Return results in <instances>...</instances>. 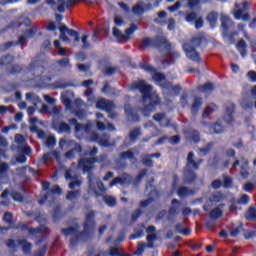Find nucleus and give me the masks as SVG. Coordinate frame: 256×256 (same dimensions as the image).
Listing matches in <instances>:
<instances>
[{
  "label": "nucleus",
  "mask_w": 256,
  "mask_h": 256,
  "mask_svg": "<svg viewBox=\"0 0 256 256\" xmlns=\"http://www.w3.org/2000/svg\"><path fill=\"white\" fill-rule=\"evenodd\" d=\"M132 89H138L140 93L143 95L142 104L144 108L142 109V113L145 117L151 115L153 110L156 109L157 105L161 103L159 96L153 91V87L147 84L144 80H139L138 82H134L132 84Z\"/></svg>",
  "instance_id": "obj_1"
},
{
  "label": "nucleus",
  "mask_w": 256,
  "mask_h": 256,
  "mask_svg": "<svg viewBox=\"0 0 256 256\" xmlns=\"http://www.w3.org/2000/svg\"><path fill=\"white\" fill-rule=\"evenodd\" d=\"M144 71H148L149 73H152V79L156 83V85H159L164 89V95H179V91H181V87L179 86H173L171 83H167V80H165V75L155 71V68L151 65H144L142 67Z\"/></svg>",
  "instance_id": "obj_2"
},
{
  "label": "nucleus",
  "mask_w": 256,
  "mask_h": 256,
  "mask_svg": "<svg viewBox=\"0 0 256 256\" xmlns=\"http://www.w3.org/2000/svg\"><path fill=\"white\" fill-rule=\"evenodd\" d=\"M233 111H235V105L233 103L228 104L222 122L223 126L219 123L208 126V128L210 129L209 133H223L225 131V127L233 123Z\"/></svg>",
  "instance_id": "obj_3"
},
{
  "label": "nucleus",
  "mask_w": 256,
  "mask_h": 256,
  "mask_svg": "<svg viewBox=\"0 0 256 256\" xmlns=\"http://www.w3.org/2000/svg\"><path fill=\"white\" fill-rule=\"evenodd\" d=\"M93 212H89L86 215V223L84 226V233L79 234L77 228H68L63 230L64 235H74L78 239H87V235H91V230H93Z\"/></svg>",
  "instance_id": "obj_4"
},
{
  "label": "nucleus",
  "mask_w": 256,
  "mask_h": 256,
  "mask_svg": "<svg viewBox=\"0 0 256 256\" xmlns=\"http://www.w3.org/2000/svg\"><path fill=\"white\" fill-rule=\"evenodd\" d=\"M203 37L201 35L195 36L192 38L191 42L183 45L184 53L190 61H199V53L195 49L201 45Z\"/></svg>",
  "instance_id": "obj_5"
},
{
  "label": "nucleus",
  "mask_w": 256,
  "mask_h": 256,
  "mask_svg": "<svg viewBox=\"0 0 256 256\" xmlns=\"http://www.w3.org/2000/svg\"><path fill=\"white\" fill-rule=\"evenodd\" d=\"M60 39L61 41H64V43H69L70 45H77L79 41H81V38L79 37V32L69 29L67 25H61L60 28Z\"/></svg>",
  "instance_id": "obj_6"
},
{
  "label": "nucleus",
  "mask_w": 256,
  "mask_h": 256,
  "mask_svg": "<svg viewBox=\"0 0 256 256\" xmlns=\"http://www.w3.org/2000/svg\"><path fill=\"white\" fill-rule=\"evenodd\" d=\"M97 153L98 151L95 147L90 151V153H86L85 157L78 163L79 169H82L84 173L91 171V169H93V164L97 163V160L94 158Z\"/></svg>",
  "instance_id": "obj_7"
},
{
  "label": "nucleus",
  "mask_w": 256,
  "mask_h": 256,
  "mask_svg": "<svg viewBox=\"0 0 256 256\" xmlns=\"http://www.w3.org/2000/svg\"><path fill=\"white\" fill-rule=\"evenodd\" d=\"M42 189L46 191V193L44 194V197L39 200L40 205H43L45 201H53L55 195H61V188L58 185H55L49 189V182H43Z\"/></svg>",
  "instance_id": "obj_8"
},
{
  "label": "nucleus",
  "mask_w": 256,
  "mask_h": 256,
  "mask_svg": "<svg viewBox=\"0 0 256 256\" xmlns=\"http://www.w3.org/2000/svg\"><path fill=\"white\" fill-rule=\"evenodd\" d=\"M142 45L143 47H157L159 48V51H161L162 49H164L165 51H169V49H171V45L169 44V42H167L165 38L160 41L152 40L151 38H144L142 40Z\"/></svg>",
  "instance_id": "obj_9"
},
{
  "label": "nucleus",
  "mask_w": 256,
  "mask_h": 256,
  "mask_svg": "<svg viewBox=\"0 0 256 256\" xmlns=\"http://www.w3.org/2000/svg\"><path fill=\"white\" fill-rule=\"evenodd\" d=\"M249 9V3L245 2L243 4H236V10L234 11V17L238 21H249L250 16L247 13Z\"/></svg>",
  "instance_id": "obj_10"
},
{
  "label": "nucleus",
  "mask_w": 256,
  "mask_h": 256,
  "mask_svg": "<svg viewBox=\"0 0 256 256\" xmlns=\"http://www.w3.org/2000/svg\"><path fill=\"white\" fill-rule=\"evenodd\" d=\"M138 27L135 24H131L129 28L125 30V34L121 32L117 27L113 28V35L117 37V39H121L122 41H127V39H131V36L137 31Z\"/></svg>",
  "instance_id": "obj_11"
},
{
  "label": "nucleus",
  "mask_w": 256,
  "mask_h": 256,
  "mask_svg": "<svg viewBox=\"0 0 256 256\" xmlns=\"http://www.w3.org/2000/svg\"><path fill=\"white\" fill-rule=\"evenodd\" d=\"M47 70H45V68H43L42 66H34L33 68H31L30 73H32L34 75V77H40V86L41 87H47V83H49V81H51V77H46L45 76V72Z\"/></svg>",
  "instance_id": "obj_12"
},
{
  "label": "nucleus",
  "mask_w": 256,
  "mask_h": 256,
  "mask_svg": "<svg viewBox=\"0 0 256 256\" xmlns=\"http://www.w3.org/2000/svg\"><path fill=\"white\" fill-rule=\"evenodd\" d=\"M96 109H102L103 111H107L109 113L110 119H115V114H113L111 111L115 109V104L113 102H109L105 99H100L96 102Z\"/></svg>",
  "instance_id": "obj_13"
},
{
  "label": "nucleus",
  "mask_w": 256,
  "mask_h": 256,
  "mask_svg": "<svg viewBox=\"0 0 256 256\" xmlns=\"http://www.w3.org/2000/svg\"><path fill=\"white\" fill-rule=\"evenodd\" d=\"M65 178L67 181H72L69 184L70 189H75V187H79V185H81V179H79V176L75 174V170L73 169L66 171Z\"/></svg>",
  "instance_id": "obj_14"
},
{
  "label": "nucleus",
  "mask_w": 256,
  "mask_h": 256,
  "mask_svg": "<svg viewBox=\"0 0 256 256\" xmlns=\"http://www.w3.org/2000/svg\"><path fill=\"white\" fill-rule=\"evenodd\" d=\"M89 179V183H90V188H89V193H94V195H102L104 193L105 186H103V182L101 181H97L96 185H97V189L95 188V183L93 182V176L89 175L88 176Z\"/></svg>",
  "instance_id": "obj_15"
},
{
  "label": "nucleus",
  "mask_w": 256,
  "mask_h": 256,
  "mask_svg": "<svg viewBox=\"0 0 256 256\" xmlns=\"http://www.w3.org/2000/svg\"><path fill=\"white\" fill-rule=\"evenodd\" d=\"M47 5H51L52 7H55V5H58V11L59 13H65V9L71 5V0H46Z\"/></svg>",
  "instance_id": "obj_16"
},
{
  "label": "nucleus",
  "mask_w": 256,
  "mask_h": 256,
  "mask_svg": "<svg viewBox=\"0 0 256 256\" xmlns=\"http://www.w3.org/2000/svg\"><path fill=\"white\" fill-rule=\"evenodd\" d=\"M97 127L100 131H105L107 129L108 131H113L115 127L112 124L107 123V120L103 118V114L97 113Z\"/></svg>",
  "instance_id": "obj_17"
},
{
  "label": "nucleus",
  "mask_w": 256,
  "mask_h": 256,
  "mask_svg": "<svg viewBox=\"0 0 256 256\" xmlns=\"http://www.w3.org/2000/svg\"><path fill=\"white\" fill-rule=\"evenodd\" d=\"M17 245H21L24 253H29L31 251V247H32L31 244L25 240H20V241H16V242L13 240H9L7 243V246L10 249H15V247H17Z\"/></svg>",
  "instance_id": "obj_18"
},
{
  "label": "nucleus",
  "mask_w": 256,
  "mask_h": 256,
  "mask_svg": "<svg viewBox=\"0 0 256 256\" xmlns=\"http://www.w3.org/2000/svg\"><path fill=\"white\" fill-rule=\"evenodd\" d=\"M240 164H241L240 175L242 179H247V177H249V173L247 172V169L249 167V162L245 158H242L241 161L236 160L233 164V168L235 169V167H237V165H240Z\"/></svg>",
  "instance_id": "obj_19"
},
{
  "label": "nucleus",
  "mask_w": 256,
  "mask_h": 256,
  "mask_svg": "<svg viewBox=\"0 0 256 256\" xmlns=\"http://www.w3.org/2000/svg\"><path fill=\"white\" fill-rule=\"evenodd\" d=\"M70 125H72V127H75V132L77 133V135H79V133H89V131H91V123L83 126L77 123L76 119H72L70 120Z\"/></svg>",
  "instance_id": "obj_20"
},
{
  "label": "nucleus",
  "mask_w": 256,
  "mask_h": 256,
  "mask_svg": "<svg viewBox=\"0 0 256 256\" xmlns=\"http://www.w3.org/2000/svg\"><path fill=\"white\" fill-rule=\"evenodd\" d=\"M188 23H195L196 29L203 27V18L199 17L195 12H192L186 16Z\"/></svg>",
  "instance_id": "obj_21"
},
{
  "label": "nucleus",
  "mask_w": 256,
  "mask_h": 256,
  "mask_svg": "<svg viewBox=\"0 0 256 256\" xmlns=\"http://www.w3.org/2000/svg\"><path fill=\"white\" fill-rule=\"evenodd\" d=\"M223 200V194L216 193L211 198H209L207 205H204V211H209L210 207H213V205H216V203H219Z\"/></svg>",
  "instance_id": "obj_22"
},
{
  "label": "nucleus",
  "mask_w": 256,
  "mask_h": 256,
  "mask_svg": "<svg viewBox=\"0 0 256 256\" xmlns=\"http://www.w3.org/2000/svg\"><path fill=\"white\" fill-rule=\"evenodd\" d=\"M61 101L65 105L66 109H71V103L73 101V92H64L61 95Z\"/></svg>",
  "instance_id": "obj_23"
},
{
  "label": "nucleus",
  "mask_w": 256,
  "mask_h": 256,
  "mask_svg": "<svg viewBox=\"0 0 256 256\" xmlns=\"http://www.w3.org/2000/svg\"><path fill=\"white\" fill-rule=\"evenodd\" d=\"M147 241H148V247H153V241H155V239H157V233H156V229L155 226H150L147 228Z\"/></svg>",
  "instance_id": "obj_24"
},
{
  "label": "nucleus",
  "mask_w": 256,
  "mask_h": 256,
  "mask_svg": "<svg viewBox=\"0 0 256 256\" xmlns=\"http://www.w3.org/2000/svg\"><path fill=\"white\" fill-rule=\"evenodd\" d=\"M199 165H201L200 162H195V154L190 152L187 157V167L189 169H199Z\"/></svg>",
  "instance_id": "obj_25"
},
{
  "label": "nucleus",
  "mask_w": 256,
  "mask_h": 256,
  "mask_svg": "<svg viewBox=\"0 0 256 256\" xmlns=\"http://www.w3.org/2000/svg\"><path fill=\"white\" fill-rule=\"evenodd\" d=\"M236 49L240 53L241 57H247V43H245V40H239L236 44Z\"/></svg>",
  "instance_id": "obj_26"
},
{
  "label": "nucleus",
  "mask_w": 256,
  "mask_h": 256,
  "mask_svg": "<svg viewBox=\"0 0 256 256\" xmlns=\"http://www.w3.org/2000/svg\"><path fill=\"white\" fill-rule=\"evenodd\" d=\"M118 183H120V185H125L126 183H131V177L127 174H124L122 177L120 178H115L111 183H110V187H113V185H117Z\"/></svg>",
  "instance_id": "obj_27"
},
{
  "label": "nucleus",
  "mask_w": 256,
  "mask_h": 256,
  "mask_svg": "<svg viewBox=\"0 0 256 256\" xmlns=\"http://www.w3.org/2000/svg\"><path fill=\"white\" fill-rule=\"evenodd\" d=\"M54 129L58 133H69V131H71V127L69 126V124H67L65 122H61L59 124H54Z\"/></svg>",
  "instance_id": "obj_28"
},
{
  "label": "nucleus",
  "mask_w": 256,
  "mask_h": 256,
  "mask_svg": "<svg viewBox=\"0 0 256 256\" xmlns=\"http://www.w3.org/2000/svg\"><path fill=\"white\" fill-rule=\"evenodd\" d=\"M91 141H97L101 147H110L111 143H109V136H104L103 138L98 137L95 135V137L91 138Z\"/></svg>",
  "instance_id": "obj_29"
},
{
  "label": "nucleus",
  "mask_w": 256,
  "mask_h": 256,
  "mask_svg": "<svg viewBox=\"0 0 256 256\" xmlns=\"http://www.w3.org/2000/svg\"><path fill=\"white\" fill-rule=\"evenodd\" d=\"M154 121H159L161 127H169V120L165 117V114H155Z\"/></svg>",
  "instance_id": "obj_30"
},
{
  "label": "nucleus",
  "mask_w": 256,
  "mask_h": 256,
  "mask_svg": "<svg viewBox=\"0 0 256 256\" xmlns=\"http://www.w3.org/2000/svg\"><path fill=\"white\" fill-rule=\"evenodd\" d=\"M33 35H35V33L33 32V30L28 29L26 30L23 35H21L18 39V43L19 45H23V43H25V41H27V39H31V37H33Z\"/></svg>",
  "instance_id": "obj_31"
},
{
  "label": "nucleus",
  "mask_w": 256,
  "mask_h": 256,
  "mask_svg": "<svg viewBox=\"0 0 256 256\" xmlns=\"http://www.w3.org/2000/svg\"><path fill=\"white\" fill-rule=\"evenodd\" d=\"M26 99L28 103H32V105H38V103H41V98H39L35 93L26 94Z\"/></svg>",
  "instance_id": "obj_32"
},
{
  "label": "nucleus",
  "mask_w": 256,
  "mask_h": 256,
  "mask_svg": "<svg viewBox=\"0 0 256 256\" xmlns=\"http://www.w3.org/2000/svg\"><path fill=\"white\" fill-rule=\"evenodd\" d=\"M75 145V142L73 140H65V139H61L59 142V147L60 149H71V147H73Z\"/></svg>",
  "instance_id": "obj_33"
},
{
  "label": "nucleus",
  "mask_w": 256,
  "mask_h": 256,
  "mask_svg": "<svg viewBox=\"0 0 256 256\" xmlns=\"http://www.w3.org/2000/svg\"><path fill=\"white\" fill-rule=\"evenodd\" d=\"M217 110V105L215 104H208L202 114V117H209V115H211V113H215V111Z\"/></svg>",
  "instance_id": "obj_34"
},
{
  "label": "nucleus",
  "mask_w": 256,
  "mask_h": 256,
  "mask_svg": "<svg viewBox=\"0 0 256 256\" xmlns=\"http://www.w3.org/2000/svg\"><path fill=\"white\" fill-rule=\"evenodd\" d=\"M30 131L32 133H37V136H38L39 139H47V137L49 136L44 131L37 129V126H35V124H33L30 127Z\"/></svg>",
  "instance_id": "obj_35"
},
{
  "label": "nucleus",
  "mask_w": 256,
  "mask_h": 256,
  "mask_svg": "<svg viewBox=\"0 0 256 256\" xmlns=\"http://www.w3.org/2000/svg\"><path fill=\"white\" fill-rule=\"evenodd\" d=\"M153 157H161V153H155V154H152L150 156H145L143 158V163L146 167H151V165H153V161H151V159H153Z\"/></svg>",
  "instance_id": "obj_36"
},
{
  "label": "nucleus",
  "mask_w": 256,
  "mask_h": 256,
  "mask_svg": "<svg viewBox=\"0 0 256 256\" xmlns=\"http://www.w3.org/2000/svg\"><path fill=\"white\" fill-rule=\"evenodd\" d=\"M49 113L52 115L54 119H59L60 117H63V113H61V109L57 106H52V108L49 110Z\"/></svg>",
  "instance_id": "obj_37"
},
{
  "label": "nucleus",
  "mask_w": 256,
  "mask_h": 256,
  "mask_svg": "<svg viewBox=\"0 0 256 256\" xmlns=\"http://www.w3.org/2000/svg\"><path fill=\"white\" fill-rule=\"evenodd\" d=\"M201 105H203V99L196 97L192 104L193 113H197V111H199V109H201Z\"/></svg>",
  "instance_id": "obj_38"
},
{
  "label": "nucleus",
  "mask_w": 256,
  "mask_h": 256,
  "mask_svg": "<svg viewBox=\"0 0 256 256\" xmlns=\"http://www.w3.org/2000/svg\"><path fill=\"white\" fill-rule=\"evenodd\" d=\"M125 109V113L128 116V119L130 121H137V118L135 117V112H133V110H131V106L129 104L124 106Z\"/></svg>",
  "instance_id": "obj_39"
},
{
  "label": "nucleus",
  "mask_w": 256,
  "mask_h": 256,
  "mask_svg": "<svg viewBox=\"0 0 256 256\" xmlns=\"http://www.w3.org/2000/svg\"><path fill=\"white\" fill-rule=\"evenodd\" d=\"M221 23L223 30L227 31V29H229V25H231V19H229V16L222 14Z\"/></svg>",
  "instance_id": "obj_40"
},
{
  "label": "nucleus",
  "mask_w": 256,
  "mask_h": 256,
  "mask_svg": "<svg viewBox=\"0 0 256 256\" xmlns=\"http://www.w3.org/2000/svg\"><path fill=\"white\" fill-rule=\"evenodd\" d=\"M75 151H77L78 153H81V145H79V144L75 145L73 150H71L65 154V158L73 159V157H75Z\"/></svg>",
  "instance_id": "obj_41"
},
{
  "label": "nucleus",
  "mask_w": 256,
  "mask_h": 256,
  "mask_svg": "<svg viewBox=\"0 0 256 256\" xmlns=\"http://www.w3.org/2000/svg\"><path fill=\"white\" fill-rule=\"evenodd\" d=\"M223 215V211L221 210V208H215L210 212V217L212 219H219V217H221Z\"/></svg>",
  "instance_id": "obj_42"
},
{
  "label": "nucleus",
  "mask_w": 256,
  "mask_h": 256,
  "mask_svg": "<svg viewBox=\"0 0 256 256\" xmlns=\"http://www.w3.org/2000/svg\"><path fill=\"white\" fill-rule=\"evenodd\" d=\"M212 89H213L212 83H206L205 85L198 87V91H200V93H209V91H211Z\"/></svg>",
  "instance_id": "obj_43"
},
{
  "label": "nucleus",
  "mask_w": 256,
  "mask_h": 256,
  "mask_svg": "<svg viewBox=\"0 0 256 256\" xmlns=\"http://www.w3.org/2000/svg\"><path fill=\"white\" fill-rule=\"evenodd\" d=\"M114 24L116 25V29H119V27L125 26V21L123 20V18H121V16L116 15L114 17Z\"/></svg>",
  "instance_id": "obj_44"
},
{
  "label": "nucleus",
  "mask_w": 256,
  "mask_h": 256,
  "mask_svg": "<svg viewBox=\"0 0 256 256\" xmlns=\"http://www.w3.org/2000/svg\"><path fill=\"white\" fill-rule=\"evenodd\" d=\"M249 201H251V199L249 198L248 195L243 194L240 199L237 201L238 205H249Z\"/></svg>",
  "instance_id": "obj_45"
},
{
  "label": "nucleus",
  "mask_w": 256,
  "mask_h": 256,
  "mask_svg": "<svg viewBox=\"0 0 256 256\" xmlns=\"http://www.w3.org/2000/svg\"><path fill=\"white\" fill-rule=\"evenodd\" d=\"M246 218L249 220L256 219V208H249L247 213H246Z\"/></svg>",
  "instance_id": "obj_46"
},
{
  "label": "nucleus",
  "mask_w": 256,
  "mask_h": 256,
  "mask_svg": "<svg viewBox=\"0 0 256 256\" xmlns=\"http://www.w3.org/2000/svg\"><path fill=\"white\" fill-rule=\"evenodd\" d=\"M207 20L209 21L210 25H215L217 23V13H210L207 17Z\"/></svg>",
  "instance_id": "obj_47"
},
{
  "label": "nucleus",
  "mask_w": 256,
  "mask_h": 256,
  "mask_svg": "<svg viewBox=\"0 0 256 256\" xmlns=\"http://www.w3.org/2000/svg\"><path fill=\"white\" fill-rule=\"evenodd\" d=\"M57 143V140L55 139V136L53 135H48L46 138V145L48 147H53Z\"/></svg>",
  "instance_id": "obj_48"
},
{
  "label": "nucleus",
  "mask_w": 256,
  "mask_h": 256,
  "mask_svg": "<svg viewBox=\"0 0 256 256\" xmlns=\"http://www.w3.org/2000/svg\"><path fill=\"white\" fill-rule=\"evenodd\" d=\"M79 197V191H70L67 196L66 199H68L69 201H75V199H77Z\"/></svg>",
  "instance_id": "obj_49"
},
{
  "label": "nucleus",
  "mask_w": 256,
  "mask_h": 256,
  "mask_svg": "<svg viewBox=\"0 0 256 256\" xmlns=\"http://www.w3.org/2000/svg\"><path fill=\"white\" fill-rule=\"evenodd\" d=\"M211 147H213V144H208L206 148H202L199 150L198 155H200V157L207 155L209 151H211Z\"/></svg>",
  "instance_id": "obj_50"
},
{
  "label": "nucleus",
  "mask_w": 256,
  "mask_h": 256,
  "mask_svg": "<svg viewBox=\"0 0 256 256\" xmlns=\"http://www.w3.org/2000/svg\"><path fill=\"white\" fill-rule=\"evenodd\" d=\"M51 155H53L55 157V159H57V161H59L60 159V155H59V152H53V153H47V154H44L43 156V161H48V159L51 158Z\"/></svg>",
  "instance_id": "obj_51"
},
{
  "label": "nucleus",
  "mask_w": 256,
  "mask_h": 256,
  "mask_svg": "<svg viewBox=\"0 0 256 256\" xmlns=\"http://www.w3.org/2000/svg\"><path fill=\"white\" fill-rule=\"evenodd\" d=\"M104 201H105V204L109 205L110 207H113V205H115V203L117 202L115 198L111 196H104Z\"/></svg>",
  "instance_id": "obj_52"
},
{
  "label": "nucleus",
  "mask_w": 256,
  "mask_h": 256,
  "mask_svg": "<svg viewBox=\"0 0 256 256\" xmlns=\"http://www.w3.org/2000/svg\"><path fill=\"white\" fill-rule=\"evenodd\" d=\"M199 3H201V0H188L190 9H199Z\"/></svg>",
  "instance_id": "obj_53"
},
{
  "label": "nucleus",
  "mask_w": 256,
  "mask_h": 256,
  "mask_svg": "<svg viewBox=\"0 0 256 256\" xmlns=\"http://www.w3.org/2000/svg\"><path fill=\"white\" fill-rule=\"evenodd\" d=\"M253 189H255V183L253 182H248L243 186V190L246 191V193L253 191Z\"/></svg>",
  "instance_id": "obj_54"
},
{
  "label": "nucleus",
  "mask_w": 256,
  "mask_h": 256,
  "mask_svg": "<svg viewBox=\"0 0 256 256\" xmlns=\"http://www.w3.org/2000/svg\"><path fill=\"white\" fill-rule=\"evenodd\" d=\"M182 107H187L189 105V94H183L180 99Z\"/></svg>",
  "instance_id": "obj_55"
},
{
  "label": "nucleus",
  "mask_w": 256,
  "mask_h": 256,
  "mask_svg": "<svg viewBox=\"0 0 256 256\" xmlns=\"http://www.w3.org/2000/svg\"><path fill=\"white\" fill-rule=\"evenodd\" d=\"M245 239H255L256 237V231L253 230H246L244 232Z\"/></svg>",
  "instance_id": "obj_56"
},
{
  "label": "nucleus",
  "mask_w": 256,
  "mask_h": 256,
  "mask_svg": "<svg viewBox=\"0 0 256 256\" xmlns=\"http://www.w3.org/2000/svg\"><path fill=\"white\" fill-rule=\"evenodd\" d=\"M133 157H135V152L131 150L127 152H123L121 154V159H133Z\"/></svg>",
  "instance_id": "obj_57"
},
{
  "label": "nucleus",
  "mask_w": 256,
  "mask_h": 256,
  "mask_svg": "<svg viewBox=\"0 0 256 256\" xmlns=\"http://www.w3.org/2000/svg\"><path fill=\"white\" fill-rule=\"evenodd\" d=\"M11 61H13V56H11V55L4 56L0 59L1 65H7V64L11 63Z\"/></svg>",
  "instance_id": "obj_58"
},
{
  "label": "nucleus",
  "mask_w": 256,
  "mask_h": 256,
  "mask_svg": "<svg viewBox=\"0 0 256 256\" xmlns=\"http://www.w3.org/2000/svg\"><path fill=\"white\" fill-rule=\"evenodd\" d=\"M139 135H141V130L140 129H135L130 133V139L131 141H135V139H137V137H139Z\"/></svg>",
  "instance_id": "obj_59"
},
{
  "label": "nucleus",
  "mask_w": 256,
  "mask_h": 256,
  "mask_svg": "<svg viewBox=\"0 0 256 256\" xmlns=\"http://www.w3.org/2000/svg\"><path fill=\"white\" fill-rule=\"evenodd\" d=\"M44 101H46V103H49V105H55V103H57V99L45 94L44 95Z\"/></svg>",
  "instance_id": "obj_60"
},
{
  "label": "nucleus",
  "mask_w": 256,
  "mask_h": 256,
  "mask_svg": "<svg viewBox=\"0 0 256 256\" xmlns=\"http://www.w3.org/2000/svg\"><path fill=\"white\" fill-rule=\"evenodd\" d=\"M12 199H14L15 201H17L18 203L23 202V196L20 193L17 192H13L11 194Z\"/></svg>",
  "instance_id": "obj_61"
},
{
  "label": "nucleus",
  "mask_w": 256,
  "mask_h": 256,
  "mask_svg": "<svg viewBox=\"0 0 256 256\" xmlns=\"http://www.w3.org/2000/svg\"><path fill=\"white\" fill-rule=\"evenodd\" d=\"M85 96L87 97V99L90 103H93V101H95V96L93 95L92 90H86L85 91Z\"/></svg>",
  "instance_id": "obj_62"
},
{
  "label": "nucleus",
  "mask_w": 256,
  "mask_h": 256,
  "mask_svg": "<svg viewBox=\"0 0 256 256\" xmlns=\"http://www.w3.org/2000/svg\"><path fill=\"white\" fill-rule=\"evenodd\" d=\"M4 221L6 223H9V225H11L13 223V214L9 213V212H6L4 214Z\"/></svg>",
  "instance_id": "obj_63"
},
{
  "label": "nucleus",
  "mask_w": 256,
  "mask_h": 256,
  "mask_svg": "<svg viewBox=\"0 0 256 256\" xmlns=\"http://www.w3.org/2000/svg\"><path fill=\"white\" fill-rule=\"evenodd\" d=\"M187 195H189V192L187 191V188L182 187V188H180V189L178 190V196H179V197H185V196H187Z\"/></svg>",
  "instance_id": "obj_64"
}]
</instances>
